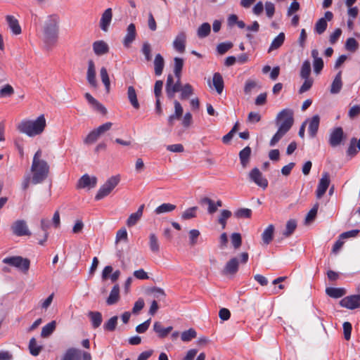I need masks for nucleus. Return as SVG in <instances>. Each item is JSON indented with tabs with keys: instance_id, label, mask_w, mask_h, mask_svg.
Masks as SVG:
<instances>
[{
	"instance_id": "37",
	"label": "nucleus",
	"mask_w": 360,
	"mask_h": 360,
	"mask_svg": "<svg viewBox=\"0 0 360 360\" xmlns=\"http://www.w3.org/2000/svg\"><path fill=\"white\" fill-rule=\"evenodd\" d=\"M150 250L154 252L158 253L160 251V243L157 236L152 233L149 235L148 242Z\"/></svg>"
},
{
	"instance_id": "46",
	"label": "nucleus",
	"mask_w": 360,
	"mask_h": 360,
	"mask_svg": "<svg viewBox=\"0 0 360 360\" xmlns=\"http://www.w3.org/2000/svg\"><path fill=\"white\" fill-rule=\"evenodd\" d=\"M198 207H191L186 209L181 214V219L183 220H188L196 217V212L198 210Z\"/></svg>"
},
{
	"instance_id": "24",
	"label": "nucleus",
	"mask_w": 360,
	"mask_h": 360,
	"mask_svg": "<svg viewBox=\"0 0 360 360\" xmlns=\"http://www.w3.org/2000/svg\"><path fill=\"white\" fill-rule=\"evenodd\" d=\"M172 326L164 328L160 322L156 321L153 324V330L160 338H164L172 330Z\"/></svg>"
},
{
	"instance_id": "42",
	"label": "nucleus",
	"mask_w": 360,
	"mask_h": 360,
	"mask_svg": "<svg viewBox=\"0 0 360 360\" xmlns=\"http://www.w3.org/2000/svg\"><path fill=\"white\" fill-rule=\"evenodd\" d=\"M210 25L208 22H204L198 27L197 34L199 38H205L210 34Z\"/></svg>"
},
{
	"instance_id": "52",
	"label": "nucleus",
	"mask_w": 360,
	"mask_h": 360,
	"mask_svg": "<svg viewBox=\"0 0 360 360\" xmlns=\"http://www.w3.org/2000/svg\"><path fill=\"white\" fill-rule=\"evenodd\" d=\"M252 215V210L248 208H240L235 212V216L237 218H250Z\"/></svg>"
},
{
	"instance_id": "54",
	"label": "nucleus",
	"mask_w": 360,
	"mask_h": 360,
	"mask_svg": "<svg viewBox=\"0 0 360 360\" xmlns=\"http://www.w3.org/2000/svg\"><path fill=\"white\" fill-rule=\"evenodd\" d=\"M141 52L145 56L146 61H150L152 59L151 46L148 42H144L141 48Z\"/></svg>"
},
{
	"instance_id": "13",
	"label": "nucleus",
	"mask_w": 360,
	"mask_h": 360,
	"mask_svg": "<svg viewBox=\"0 0 360 360\" xmlns=\"http://www.w3.org/2000/svg\"><path fill=\"white\" fill-rule=\"evenodd\" d=\"M330 176L328 172H324L322 174L321 178L319 180L316 191V198L320 199L326 193L329 185H330Z\"/></svg>"
},
{
	"instance_id": "22",
	"label": "nucleus",
	"mask_w": 360,
	"mask_h": 360,
	"mask_svg": "<svg viewBox=\"0 0 360 360\" xmlns=\"http://www.w3.org/2000/svg\"><path fill=\"white\" fill-rule=\"evenodd\" d=\"M239 262L236 257L231 259L225 265L224 274H235L238 270Z\"/></svg>"
},
{
	"instance_id": "17",
	"label": "nucleus",
	"mask_w": 360,
	"mask_h": 360,
	"mask_svg": "<svg viewBox=\"0 0 360 360\" xmlns=\"http://www.w3.org/2000/svg\"><path fill=\"white\" fill-rule=\"evenodd\" d=\"M112 18V11L110 8H107L102 14L100 20V27L104 31L107 32L110 25Z\"/></svg>"
},
{
	"instance_id": "16",
	"label": "nucleus",
	"mask_w": 360,
	"mask_h": 360,
	"mask_svg": "<svg viewBox=\"0 0 360 360\" xmlns=\"http://www.w3.org/2000/svg\"><path fill=\"white\" fill-rule=\"evenodd\" d=\"M136 37V26L134 23H131L127 28V34L123 39V45L126 48H129L131 43L135 40Z\"/></svg>"
},
{
	"instance_id": "58",
	"label": "nucleus",
	"mask_w": 360,
	"mask_h": 360,
	"mask_svg": "<svg viewBox=\"0 0 360 360\" xmlns=\"http://www.w3.org/2000/svg\"><path fill=\"white\" fill-rule=\"evenodd\" d=\"M14 90L13 88L9 85L6 84L0 90V97H9L12 94H13Z\"/></svg>"
},
{
	"instance_id": "21",
	"label": "nucleus",
	"mask_w": 360,
	"mask_h": 360,
	"mask_svg": "<svg viewBox=\"0 0 360 360\" xmlns=\"http://www.w3.org/2000/svg\"><path fill=\"white\" fill-rule=\"evenodd\" d=\"M82 351L71 347L66 350L60 360H81Z\"/></svg>"
},
{
	"instance_id": "26",
	"label": "nucleus",
	"mask_w": 360,
	"mask_h": 360,
	"mask_svg": "<svg viewBox=\"0 0 360 360\" xmlns=\"http://www.w3.org/2000/svg\"><path fill=\"white\" fill-rule=\"evenodd\" d=\"M342 87V71H339L331 84L330 91L332 94H337L341 91Z\"/></svg>"
},
{
	"instance_id": "23",
	"label": "nucleus",
	"mask_w": 360,
	"mask_h": 360,
	"mask_svg": "<svg viewBox=\"0 0 360 360\" xmlns=\"http://www.w3.org/2000/svg\"><path fill=\"white\" fill-rule=\"evenodd\" d=\"M93 50L96 55L101 56L109 51V46L107 43L103 40L96 41L93 43Z\"/></svg>"
},
{
	"instance_id": "3",
	"label": "nucleus",
	"mask_w": 360,
	"mask_h": 360,
	"mask_svg": "<svg viewBox=\"0 0 360 360\" xmlns=\"http://www.w3.org/2000/svg\"><path fill=\"white\" fill-rule=\"evenodd\" d=\"M46 127V120L44 115L39 116L35 120H22L17 127L18 130L28 136L33 137L41 134Z\"/></svg>"
},
{
	"instance_id": "36",
	"label": "nucleus",
	"mask_w": 360,
	"mask_h": 360,
	"mask_svg": "<svg viewBox=\"0 0 360 360\" xmlns=\"http://www.w3.org/2000/svg\"><path fill=\"white\" fill-rule=\"evenodd\" d=\"M285 38V36L283 32L279 33L278 35L273 39L268 52H271L272 50L280 48L283 45Z\"/></svg>"
},
{
	"instance_id": "63",
	"label": "nucleus",
	"mask_w": 360,
	"mask_h": 360,
	"mask_svg": "<svg viewBox=\"0 0 360 360\" xmlns=\"http://www.w3.org/2000/svg\"><path fill=\"white\" fill-rule=\"evenodd\" d=\"M323 60L322 58H317L316 60H314L313 61V66H314V71L316 74H319L323 68Z\"/></svg>"
},
{
	"instance_id": "38",
	"label": "nucleus",
	"mask_w": 360,
	"mask_h": 360,
	"mask_svg": "<svg viewBox=\"0 0 360 360\" xmlns=\"http://www.w3.org/2000/svg\"><path fill=\"white\" fill-rule=\"evenodd\" d=\"M56 327V321H52L50 323H47L44 326H43L41 332V336L42 338H47L51 335L53 331L55 330Z\"/></svg>"
},
{
	"instance_id": "33",
	"label": "nucleus",
	"mask_w": 360,
	"mask_h": 360,
	"mask_svg": "<svg viewBox=\"0 0 360 360\" xmlns=\"http://www.w3.org/2000/svg\"><path fill=\"white\" fill-rule=\"evenodd\" d=\"M326 293L330 297L340 298L346 294V290L341 288L329 287L326 289Z\"/></svg>"
},
{
	"instance_id": "8",
	"label": "nucleus",
	"mask_w": 360,
	"mask_h": 360,
	"mask_svg": "<svg viewBox=\"0 0 360 360\" xmlns=\"http://www.w3.org/2000/svg\"><path fill=\"white\" fill-rule=\"evenodd\" d=\"M13 233L17 236H30L31 232L29 230L26 221L23 219H18L11 225Z\"/></svg>"
},
{
	"instance_id": "41",
	"label": "nucleus",
	"mask_w": 360,
	"mask_h": 360,
	"mask_svg": "<svg viewBox=\"0 0 360 360\" xmlns=\"http://www.w3.org/2000/svg\"><path fill=\"white\" fill-rule=\"evenodd\" d=\"M174 73L176 78L181 79V71L184 66V60L181 58L176 57L174 59Z\"/></svg>"
},
{
	"instance_id": "18",
	"label": "nucleus",
	"mask_w": 360,
	"mask_h": 360,
	"mask_svg": "<svg viewBox=\"0 0 360 360\" xmlns=\"http://www.w3.org/2000/svg\"><path fill=\"white\" fill-rule=\"evenodd\" d=\"M86 79L89 84L96 87L97 86V82L96 79V68L94 62L92 60L88 61V69L86 72Z\"/></svg>"
},
{
	"instance_id": "57",
	"label": "nucleus",
	"mask_w": 360,
	"mask_h": 360,
	"mask_svg": "<svg viewBox=\"0 0 360 360\" xmlns=\"http://www.w3.org/2000/svg\"><path fill=\"white\" fill-rule=\"evenodd\" d=\"M304 79V82L299 89L300 94H303V93L309 91L311 89V87L312 86V84L314 82V80L311 78H307V79Z\"/></svg>"
},
{
	"instance_id": "45",
	"label": "nucleus",
	"mask_w": 360,
	"mask_h": 360,
	"mask_svg": "<svg viewBox=\"0 0 360 360\" xmlns=\"http://www.w3.org/2000/svg\"><path fill=\"white\" fill-rule=\"evenodd\" d=\"M117 319L118 317L117 316L111 317L107 322L104 323L103 329L106 331H114L117 324Z\"/></svg>"
},
{
	"instance_id": "12",
	"label": "nucleus",
	"mask_w": 360,
	"mask_h": 360,
	"mask_svg": "<svg viewBox=\"0 0 360 360\" xmlns=\"http://www.w3.org/2000/svg\"><path fill=\"white\" fill-rule=\"evenodd\" d=\"M341 307L349 309H354L360 307V295H354L345 297L340 302Z\"/></svg>"
},
{
	"instance_id": "53",
	"label": "nucleus",
	"mask_w": 360,
	"mask_h": 360,
	"mask_svg": "<svg viewBox=\"0 0 360 360\" xmlns=\"http://www.w3.org/2000/svg\"><path fill=\"white\" fill-rule=\"evenodd\" d=\"M233 47V44L230 41L227 42H222L217 45V52L223 55L225 53H226L229 49H231Z\"/></svg>"
},
{
	"instance_id": "31",
	"label": "nucleus",
	"mask_w": 360,
	"mask_h": 360,
	"mask_svg": "<svg viewBox=\"0 0 360 360\" xmlns=\"http://www.w3.org/2000/svg\"><path fill=\"white\" fill-rule=\"evenodd\" d=\"M251 152V148L246 146L239 153V158L243 168H245L249 163Z\"/></svg>"
},
{
	"instance_id": "10",
	"label": "nucleus",
	"mask_w": 360,
	"mask_h": 360,
	"mask_svg": "<svg viewBox=\"0 0 360 360\" xmlns=\"http://www.w3.org/2000/svg\"><path fill=\"white\" fill-rule=\"evenodd\" d=\"M345 139L344 131L342 127H338L334 128L329 135L328 143L333 148H335L340 145Z\"/></svg>"
},
{
	"instance_id": "64",
	"label": "nucleus",
	"mask_w": 360,
	"mask_h": 360,
	"mask_svg": "<svg viewBox=\"0 0 360 360\" xmlns=\"http://www.w3.org/2000/svg\"><path fill=\"white\" fill-rule=\"evenodd\" d=\"M151 319H149L136 327V331L139 333H145L149 328Z\"/></svg>"
},
{
	"instance_id": "30",
	"label": "nucleus",
	"mask_w": 360,
	"mask_h": 360,
	"mask_svg": "<svg viewBox=\"0 0 360 360\" xmlns=\"http://www.w3.org/2000/svg\"><path fill=\"white\" fill-rule=\"evenodd\" d=\"M127 98L134 108L139 109L140 108L136 90L132 86H129L127 89Z\"/></svg>"
},
{
	"instance_id": "51",
	"label": "nucleus",
	"mask_w": 360,
	"mask_h": 360,
	"mask_svg": "<svg viewBox=\"0 0 360 360\" xmlns=\"http://www.w3.org/2000/svg\"><path fill=\"white\" fill-rule=\"evenodd\" d=\"M176 79V83L171 86V89L167 94L169 98H172L174 96V94L180 91L182 89L180 79H179V78Z\"/></svg>"
},
{
	"instance_id": "39",
	"label": "nucleus",
	"mask_w": 360,
	"mask_h": 360,
	"mask_svg": "<svg viewBox=\"0 0 360 360\" xmlns=\"http://www.w3.org/2000/svg\"><path fill=\"white\" fill-rule=\"evenodd\" d=\"M28 347L30 354L34 356H38L42 349V347L37 345V340L34 338H32L30 340Z\"/></svg>"
},
{
	"instance_id": "35",
	"label": "nucleus",
	"mask_w": 360,
	"mask_h": 360,
	"mask_svg": "<svg viewBox=\"0 0 360 360\" xmlns=\"http://www.w3.org/2000/svg\"><path fill=\"white\" fill-rule=\"evenodd\" d=\"M176 208V206L171 203H162V205L157 207L155 210L156 214H161L164 213H168L173 212Z\"/></svg>"
},
{
	"instance_id": "6",
	"label": "nucleus",
	"mask_w": 360,
	"mask_h": 360,
	"mask_svg": "<svg viewBox=\"0 0 360 360\" xmlns=\"http://www.w3.org/2000/svg\"><path fill=\"white\" fill-rule=\"evenodd\" d=\"M3 263L14 266L24 273L29 270L30 266V261L20 256L6 257L3 259Z\"/></svg>"
},
{
	"instance_id": "15",
	"label": "nucleus",
	"mask_w": 360,
	"mask_h": 360,
	"mask_svg": "<svg viewBox=\"0 0 360 360\" xmlns=\"http://www.w3.org/2000/svg\"><path fill=\"white\" fill-rule=\"evenodd\" d=\"M186 36L184 32H179L173 41L174 49L179 53H184L186 50Z\"/></svg>"
},
{
	"instance_id": "20",
	"label": "nucleus",
	"mask_w": 360,
	"mask_h": 360,
	"mask_svg": "<svg viewBox=\"0 0 360 360\" xmlns=\"http://www.w3.org/2000/svg\"><path fill=\"white\" fill-rule=\"evenodd\" d=\"M174 113L169 116L168 117V124L169 126H172L174 124V121L175 120H179L183 115V108L181 103L178 101H174Z\"/></svg>"
},
{
	"instance_id": "25",
	"label": "nucleus",
	"mask_w": 360,
	"mask_h": 360,
	"mask_svg": "<svg viewBox=\"0 0 360 360\" xmlns=\"http://www.w3.org/2000/svg\"><path fill=\"white\" fill-rule=\"evenodd\" d=\"M143 209L144 205H141L136 212L130 214L127 221V225L129 227H131L136 225V223L140 220L141 217L143 215Z\"/></svg>"
},
{
	"instance_id": "9",
	"label": "nucleus",
	"mask_w": 360,
	"mask_h": 360,
	"mask_svg": "<svg viewBox=\"0 0 360 360\" xmlns=\"http://www.w3.org/2000/svg\"><path fill=\"white\" fill-rule=\"evenodd\" d=\"M250 180L257 184L258 186L266 189L268 186V181L264 178L257 167L253 168L249 173Z\"/></svg>"
},
{
	"instance_id": "5",
	"label": "nucleus",
	"mask_w": 360,
	"mask_h": 360,
	"mask_svg": "<svg viewBox=\"0 0 360 360\" xmlns=\"http://www.w3.org/2000/svg\"><path fill=\"white\" fill-rule=\"evenodd\" d=\"M120 181V175L112 176L110 177L99 188L95 196V199L96 200H100L108 195L111 191L118 185Z\"/></svg>"
},
{
	"instance_id": "60",
	"label": "nucleus",
	"mask_w": 360,
	"mask_h": 360,
	"mask_svg": "<svg viewBox=\"0 0 360 360\" xmlns=\"http://www.w3.org/2000/svg\"><path fill=\"white\" fill-rule=\"evenodd\" d=\"M266 16L271 18L275 13V6L270 1H266L264 5Z\"/></svg>"
},
{
	"instance_id": "61",
	"label": "nucleus",
	"mask_w": 360,
	"mask_h": 360,
	"mask_svg": "<svg viewBox=\"0 0 360 360\" xmlns=\"http://www.w3.org/2000/svg\"><path fill=\"white\" fill-rule=\"evenodd\" d=\"M189 240L190 245L193 246L197 243V239L199 237L200 233L197 229H192L189 231Z\"/></svg>"
},
{
	"instance_id": "59",
	"label": "nucleus",
	"mask_w": 360,
	"mask_h": 360,
	"mask_svg": "<svg viewBox=\"0 0 360 360\" xmlns=\"http://www.w3.org/2000/svg\"><path fill=\"white\" fill-rule=\"evenodd\" d=\"M357 142V139L356 138H352L350 141L349 146L347 148V153L349 156H354L357 153V150L356 149V144Z\"/></svg>"
},
{
	"instance_id": "7",
	"label": "nucleus",
	"mask_w": 360,
	"mask_h": 360,
	"mask_svg": "<svg viewBox=\"0 0 360 360\" xmlns=\"http://www.w3.org/2000/svg\"><path fill=\"white\" fill-rule=\"evenodd\" d=\"M112 126V122H105L103 124L100 125L96 129H94L89 133L86 137L84 140L85 144H91L97 141V139L105 132L109 131Z\"/></svg>"
},
{
	"instance_id": "27",
	"label": "nucleus",
	"mask_w": 360,
	"mask_h": 360,
	"mask_svg": "<svg viewBox=\"0 0 360 360\" xmlns=\"http://www.w3.org/2000/svg\"><path fill=\"white\" fill-rule=\"evenodd\" d=\"M6 19L12 32L15 35L20 34L22 30L18 20L14 16L10 15H6Z\"/></svg>"
},
{
	"instance_id": "29",
	"label": "nucleus",
	"mask_w": 360,
	"mask_h": 360,
	"mask_svg": "<svg viewBox=\"0 0 360 360\" xmlns=\"http://www.w3.org/2000/svg\"><path fill=\"white\" fill-rule=\"evenodd\" d=\"M120 299V286L116 284L112 288L108 297L106 300L108 305H112L118 302Z\"/></svg>"
},
{
	"instance_id": "43",
	"label": "nucleus",
	"mask_w": 360,
	"mask_h": 360,
	"mask_svg": "<svg viewBox=\"0 0 360 360\" xmlns=\"http://www.w3.org/2000/svg\"><path fill=\"white\" fill-rule=\"evenodd\" d=\"M311 74V63L309 60H306L303 62L301 70H300V77L302 79L310 78L309 75Z\"/></svg>"
},
{
	"instance_id": "44",
	"label": "nucleus",
	"mask_w": 360,
	"mask_h": 360,
	"mask_svg": "<svg viewBox=\"0 0 360 360\" xmlns=\"http://www.w3.org/2000/svg\"><path fill=\"white\" fill-rule=\"evenodd\" d=\"M100 75L102 82L105 86V90L108 93L110 91V81L108 74L107 69L104 67L101 68L100 70Z\"/></svg>"
},
{
	"instance_id": "50",
	"label": "nucleus",
	"mask_w": 360,
	"mask_h": 360,
	"mask_svg": "<svg viewBox=\"0 0 360 360\" xmlns=\"http://www.w3.org/2000/svg\"><path fill=\"white\" fill-rule=\"evenodd\" d=\"M359 48L357 41L352 37L348 38L345 43V49L350 52H355Z\"/></svg>"
},
{
	"instance_id": "55",
	"label": "nucleus",
	"mask_w": 360,
	"mask_h": 360,
	"mask_svg": "<svg viewBox=\"0 0 360 360\" xmlns=\"http://www.w3.org/2000/svg\"><path fill=\"white\" fill-rule=\"evenodd\" d=\"M181 91V99H187L193 93V87L189 84H185Z\"/></svg>"
},
{
	"instance_id": "19",
	"label": "nucleus",
	"mask_w": 360,
	"mask_h": 360,
	"mask_svg": "<svg viewBox=\"0 0 360 360\" xmlns=\"http://www.w3.org/2000/svg\"><path fill=\"white\" fill-rule=\"evenodd\" d=\"M307 121L309 122V135L310 136V137L314 138L319 130L320 124V117L318 115H315Z\"/></svg>"
},
{
	"instance_id": "48",
	"label": "nucleus",
	"mask_w": 360,
	"mask_h": 360,
	"mask_svg": "<svg viewBox=\"0 0 360 360\" xmlns=\"http://www.w3.org/2000/svg\"><path fill=\"white\" fill-rule=\"evenodd\" d=\"M196 335V331L193 328H190L181 333V338L183 342H189L192 339L195 338Z\"/></svg>"
},
{
	"instance_id": "34",
	"label": "nucleus",
	"mask_w": 360,
	"mask_h": 360,
	"mask_svg": "<svg viewBox=\"0 0 360 360\" xmlns=\"http://www.w3.org/2000/svg\"><path fill=\"white\" fill-rule=\"evenodd\" d=\"M155 73L159 76L162 73L163 68L165 66V60L161 54H156L154 60Z\"/></svg>"
},
{
	"instance_id": "14",
	"label": "nucleus",
	"mask_w": 360,
	"mask_h": 360,
	"mask_svg": "<svg viewBox=\"0 0 360 360\" xmlns=\"http://www.w3.org/2000/svg\"><path fill=\"white\" fill-rule=\"evenodd\" d=\"M97 183L96 176L90 177L87 174H84L77 182V187L78 188H94Z\"/></svg>"
},
{
	"instance_id": "62",
	"label": "nucleus",
	"mask_w": 360,
	"mask_h": 360,
	"mask_svg": "<svg viewBox=\"0 0 360 360\" xmlns=\"http://www.w3.org/2000/svg\"><path fill=\"white\" fill-rule=\"evenodd\" d=\"M317 211H318V205L316 204L307 213L306 218H305L306 223H309L315 219L316 214H317Z\"/></svg>"
},
{
	"instance_id": "28",
	"label": "nucleus",
	"mask_w": 360,
	"mask_h": 360,
	"mask_svg": "<svg viewBox=\"0 0 360 360\" xmlns=\"http://www.w3.org/2000/svg\"><path fill=\"white\" fill-rule=\"evenodd\" d=\"M212 84L219 94H221L224 90V84L221 75L219 72H215L213 75Z\"/></svg>"
},
{
	"instance_id": "47",
	"label": "nucleus",
	"mask_w": 360,
	"mask_h": 360,
	"mask_svg": "<svg viewBox=\"0 0 360 360\" xmlns=\"http://www.w3.org/2000/svg\"><path fill=\"white\" fill-rule=\"evenodd\" d=\"M232 213L228 210H223L218 219L219 224L221 226L222 229H225L226 225V220L231 217Z\"/></svg>"
},
{
	"instance_id": "2",
	"label": "nucleus",
	"mask_w": 360,
	"mask_h": 360,
	"mask_svg": "<svg viewBox=\"0 0 360 360\" xmlns=\"http://www.w3.org/2000/svg\"><path fill=\"white\" fill-rule=\"evenodd\" d=\"M41 151L38 150L33 158L31 170L33 173L32 181L34 184L41 183L48 176L49 166L48 163L41 160Z\"/></svg>"
},
{
	"instance_id": "32",
	"label": "nucleus",
	"mask_w": 360,
	"mask_h": 360,
	"mask_svg": "<svg viewBox=\"0 0 360 360\" xmlns=\"http://www.w3.org/2000/svg\"><path fill=\"white\" fill-rule=\"evenodd\" d=\"M274 226L273 224L269 225L262 234V238L264 244L269 245L271 242L274 238Z\"/></svg>"
},
{
	"instance_id": "49",
	"label": "nucleus",
	"mask_w": 360,
	"mask_h": 360,
	"mask_svg": "<svg viewBox=\"0 0 360 360\" xmlns=\"http://www.w3.org/2000/svg\"><path fill=\"white\" fill-rule=\"evenodd\" d=\"M297 227V222L294 219H290L287 221L285 230L283 232V235L285 237L290 236L295 230Z\"/></svg>"
},
{
	"instance_id": "4",
	"label": "nucleus",
	"mask_w": 360,
	"mask_h": 360,
	"mask_svg": "<svg viewBox=\"0 0 360 360\" xmlns=\"http://www.w3.org/2000/svg\"><path fill=\"white\" fill-rule=\"evenodd\" d=\"M58 33V22L54 18H49L44 27V41L47 49H51L57 41Z\"/></svg>"
},
{
	"instance_id": "40",
	"label": "nucleus",
	"mask_w": 360,
	"mask_h": 360,
	"mask_svg": "<svg viewBox=\"0 0 360 360\" xmlns=\"http://www.w3.org/2000/svg\"><path fill=\"white\" fill-rule=\"evenodd\" d=\"M89 316L91 319L92 326L94 328L99 327L102 323V315L98 311H90Z\"/></svg>"
},
{
	"instance_id": "56",
	"label": "nucleus",
	"mask_w": 360,
	"mask_h": 360,
	"mask_svg": "<svg viewBox=\"0 0 360 360\" xmlns=\"http://www.w3.org/2000/svg\"><path fill=\"white\" fill-rule=\"evenodd\" d=\"M231 243L233 248L237 250L238 249L242 244V238L241 235L238 233H233L231 236Z\"/></svg>"
},
{
	"instance_id": "1",
	"label": "nucleus",
	"mask_w": 360,
	"mask_h": 360,
	"mask_svg": "<svg viewBox=\"0 0 360 360\" xmlns=\"http://www.w3.org/2000/svg\"><path fill=\"white\" fill-rule=\"evenodd\" d=\"M293 123V111L288 108L282 110L276 116V124L278 129L270 140L269 146H274L291 129Z\"/></svg>"
},
{
	"instance_id": "11",
	"label": "nucleus",
	"mask_w": 360,
	"mask_h": 360,
	"mask_svg": "<svg viewBox=\"0 0 360 360\" xmlns=\"http://www.w3.org/2000/svg\"><path fill=\"white\" fill-rule=\"evenodd\" d=\"M333 18V13L331 11L325 12L324 17L317 20L314 26V32L318 34H322L327 29L328 21H330Z\"/></svg>"
}]
</instances>
